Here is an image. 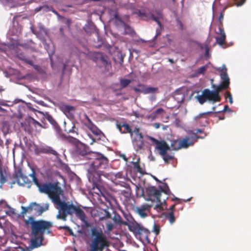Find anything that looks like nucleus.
<instances>
[{
  "mask_svg": "<svg viewBox=\"0 0 251 251\" xmlns=\"http://www.w3.org/2000/svg\"><path fill=\"white\" fill-rule=\"evenodd\" d=\"M29 176L32 177L33 182L38 187L40 192L47 194L52 202L57 205L58 214L56 215V218L57 219L66 221L68 215H73L75 213L81 221H86L85 213L80 207L72 203L69 204L68 202L61 201L60 196L63 195V191L57 184L50 182L40 183L34 171H33Z\"/></svg>",
  "mask_w": 251,
  "mask_h": 251,
  "instance_id": "f257e3e1",
  "label": "nucleus"
},
{
  "mask_svg": "<svg viewBox=\"0 0 251 251\" xmlns=\"http://www.w3.org/2000/svg\"><path fill=\"white\" fill-rule=\"evenodd\" d=\"M89 160H92L90 167L88 169L87 176L90 182L93 183V188L97 189L99 191L103 187L100 176L102 175L101 170L105 169L109 162L107 158L101 153H91Z\"/></svg>",
  "mask_w": 251,
  "mask_h": 251,
  "instance_id": "f03ea898",
  "label": "nucleus"
},
{
  "mask_svg": "<svg viewBox=\"0 0 251 251\" xmlns=\"http://www.w3.org/2000/svg\"><path fill=\"white\" fill-rule=\"evenodd\" d=\"M24 221L26 226H31V233L34 237L30 240L31 247L33 248L40 247L44 239V234L46 232L48 234L50 233V228L53 226L52 223L43 220L35 221L32 216Z\"/></svg>",
  "mask_w": 251,
  "mask_h": 251,
  "instance_id": "7ed1b4c3",
  "label": "nucleus"
},
{
  "mask_svg": "<svg viewBox=\"0 0 251 251\" xmlns=\"http://www.w3.org/2000/svg\"><path fill=\"white\" fill-rule=\"evenodd\" d=\"M92 238L90 244V251H103L109 246V242L101 229L94 227L91 229Z\"/></svg>",
  "mask_w": 251,
  "mask_h": 251,
  "instance_id": "20e7f679",
  "label": "nucleus"
},
{
  "mask_svg": "<svg viewBox=\"0 0 251 251\" xmlns=\"http://www.w3.org/2000/svg\"><path fill=\"white\" fill-rule=\"evenodd\" d=\"M148 138L156 145L155 148L159 151V154L166 164H169L170 161L174 159L173 154L167 153V151L170 150V147L165 141H158L151 136H148Z\"/></svg>",
  "mask_w": 251,
  "mask_h": 251,
  "instance_id": "39448f33",
  "label": "nucleus"
},
{
  "mask_svg": "<svg viewBox=\"0 0 251 251\" xmlns=\"http://www.w3.org/2000/svg\"><path fill=\"white\" fill-rule=\"evenodd\" d=\"M217 71L220 72V75L222 80V82L218 86L214 87V92L218 96H220L219 92L223 90H226L229 87V79L227 74V69L225 65L217 69Z\"/></svg>",
  "mask_w": 251,
  "mask_h": 251,
  "instance_id": "423d86ee",
  "label": "nucleus"
},
{
  "mask_svg": "<svg viewBox=\"0 0 251 251\" xmlns=\"http://www.w3.org/2000/svg\"><path fill=\"white\" fill-rule=\"evenodd\" d=\"M197 100L201 104H203L206 100L212 101L213 103L221 100L220 96H218L214 91L205 89L202 92V95L196 97Z\"/></svg>",
  "mask_w": 251,
  "mask_h": 251,
  "instance_id": "0eeeda50",
  "label": "nucleus"
},
{
  "mask_svg": "<svg viewBox=\"0 0 251 251\" xmlns=\"http://www.w3.org/2000/svg\"><path fill=\"white\" fill-rule=\"evenodd\" d=\"M130 138L134 148L141 150L144 146V135L139 127H135L131 133Z\"/></svg>",
  "mask_w": 251,
  "mask_h": 251,
  "instance_id": "6e6552de",
  "label": "nucleus"
},
{
  "mask_svg": "<svg viewBox=\"0 0 251 251\" xmlns=\"http://www.w3.org/2000/svg\"><path fill=\"white\" fill-rule=\"evenodd\" d=\"M130 230H132L130 228ZM132 231L135 233L136 236H139L140 240L142 242H146L147 243L150 242V239L149 238V235L151 234L150 231L147 228H144L143 226H141L139 225L133 227Z\"/></svg>",
  "mask_w": 251,
  "mask_h": 251,
  "instance_id": "1a4fd4ad",
  "label": "nucleus"
},
{
  "mask_svg": "<svg viewBox=\"0 0 251 251\" xmlns=\"http://www.w3.org/2000/svg\"><path fill=\"white\" fill-rule=\"evenodd\" d=\"M94 152L89 151V149L84 144H79L76 146L75 154L82 159H88L91 158L89 155Z\"/></svg>",
  "mask_w": 251,
  "mask_h": 251,
  "instance_id": "9d476101",
  "label": "nucleus"
},
{
  "mask_svg": "<svg viewBox=\"0 0 251 251\" xmlns=\"http://www.w3.org/2000/svg\"><path fill=\"white\" fill-rule=\"evenodd\" d=\"M207 135L204 134V136H193L191 137L186 136L184 138L179 140L181 148H187L190 146H193L198 139H204Z\"/></svg>",
  "mask_w": 251,
  "mask_h": 251,
  "instance_id": "9b49d317",
  "label": "nucleus"
},
{
  "mask_svg": "<svg viewBox=\"0 0 251 251\" xmlns=\"http://www.w3.org/2000/svg\"><path fill=\"white\" fill-rule=\"evenodd\" d=\"M213 113V111H208L200 113L194 118V121L200 126H205L208 124V117Z\"/></svg>",
  "mask_w": 251,
  "mask_h": 251,
  "instance_id": "f8f14e48",
  "label": "nucleus"
},
{
  "mask_svg": "<svg viewBox=\"0 0 251 251\" xmlns=\"http://www.w3.org/2000/svg\"><path fill=\"white\" fill-rule=\"evenodd\" d=\"M133 89L136 93H141L144 94H152L158 91L157 87H148L141 83L138 84L137 87H133Z\"/></svg>",
  "mask_w": 251,
  "mask_h": 251,
  "instance_id": "ddd939ff",
  "label": "nucleus"
},
{
  "mask_svg": "<svg viewBox=\"0 0 251 251\" xmlns=\"http://www.w3.org/2000/svg\"><path fill=\"white\" fill-rule=\"evenodd\" d=\"M15 178L16 179L17 183L20 186L27 185L29 186L31 184L30 180L27 176L24 175L21 170L18 171Z\"/></svg>",
  "mask_w": 251,
  "mask_h": 251,
  "instance_id": "4468645a",
  "label": "nucleus"
},
{
  "mask_svg": "<svg viewBox=\"0 0 251 251\" xmlns=\"http://www.w3.org/2000/svg\"><path fill=\"white\" fill-rule=\"evenodd\" d=\"M151 205L147 203H144L140 206L137 207L135 209V211L142 218H145L148 215V212L150 211Z\"/></svg>",
  "mask_w": 251,
  "mask_h": 251,
  "instance_id": "2eb2a0df",
  "label": "nucleus"
},
{
  "mask_svg": "<svg viewBox=\"0 0 251 251\" xmlns=\"http://www.w3.org/2000/svg\"><path fill=\"white\" fill-rule=\"evenodd\" d=\"M86 118L88 122V124L87 125V127L95 135L98 137V139H100L101 137L103 135V133L93 123L92 121L88 116H86Z\"/></svg>",
  "mask_w": 251,
  "mask_h": 251,
  "instance_id": "dca6fc26",
  "label": "nucleus"
},
{
  "mask_svg": "<svg viewBox=\"0 0 251 251\" xmlns=\"http://www.w3.org/2000/svg\"><path fill=\"white\" fill-rule=\"evenodd\" d=\"M147 192L148 195L151 197H153L156 199L158 202H160L161 196V191L157 189L155 186H151L147 188Z\"/></svg>",
  "mask_w": 251,
  "mask_h": 251,
  "instance_id": "f3484780",
  "label": "nucleus"
},
{
  "mask_svg": "<svg viewBox=\"0 0 251 251\" xmlns=\"http://www.w3.org/2000/svg\"><path fill=\"white\" fill-rule=\"evenodd\" d=\"M116 127L122 134L129 133L132 132L131 126L126 122H120L116 124Z\"/></svg>",
  "mask_w": 251,
  "mask_h": 251,
  "instance_id": "a211bd4d",
  "label": "nucleus"
},
{
  "mask_svg": "<svg viewBox=\"0 0 251 251\" xmlns=\"http://www.w3.org/2000/svg\"><path fill=\"white\" fill-rule=\"evenodd\" d=\"M93 59L95 62H101L104 66H106L108 63L106 56L100 52H95Z\"/></svg>",
  "mask_w": 251,
  "mask_h": 251,
  "instance_id": "6ab92c4d",
  "label": "nucleus"
},
{
  "mask_svg": "<svg viewBox=\"0 0 251 251\" xmlns=\"http://www.w3.org/2000/svg\"><path fill=\"white\" fill-rule=\"evenodd\" d=\"M61 110L67 117H71L73 116L75 108L71 105H64L61 107Z\"/></svg>",
  "mask_w": 251,
  "mask_h": 251,
  "instance_id": "aec40b11",
  "label": "nucleus"
},
{
  "mask_svg": "<svg viewBox=\"0 0 251 251\" xmlns=\"http://www.w3.org/2000/svg\"><path fill=\"white\" fill-rule=\"evenodd\" d=\"M40 152L43 153L50 154L57 156L58 154L56 151L53 150L51 147L46 146L41 148L40 149Z\"/></svg>",
  "mask_w": 251,
  "mask_h": 251,
  "instance_id": "412c9836",
  "label": "nucleus"
},
{
  "mask_svg": "<svg viewBox=\"0 0 251 251\" xmlns=\"http://www.w3.org/2000/svg\"><path fill=\"white\" fill-rule=\"evenodd\" d=\"M137 14L141 19L148 21L150 20L151 13H147L145 10H139Z\"/></svg>",
  "mask_w": 251,
  "mask_h": 251,
  "instance_id": "4be33fe9",
  "label": "nucleus"
},
{
  "mask_svg": "<svg viewBox=\"0 0 251 251\" xmlns=\"http://www.w3.org/2000/svg\"><path fill=\"white\" fill-rule=\"evenodd\" d=\"M163 18L162 14L160 12H158L157 13V16H155L153 14H151V16L150 19L152 20L155 21L159 27H161V23L160 21V20Z\"/></svg>",
  "mask_w": 251,
  "mask_h": 251,
  "instance_id": "5701e85b",
  "label": "nucleus"
},
{
  "mask_svg": "<svg viewBox=\"0 0 251 251\" xmlns=\"http://www.w3.org/2000/svg\"><path fill=\"white\" fill-rule=\"evenodd\" d=\"M35 205H37L39 207L38 210L37 216H41L44 212L48 210L49 208V203H46L44 206H41L40 204H35Z\"/></svg>",
  "mask_w": 251,
  "mask_h": 251,
  "instance_id": "b1692460",
  "label": "nucleus"
},
{
  "mask_svg": "<svg viewBox=\"0 0 251 251\" xmlns=\"http://www.w3.org/2000/svg\"><path fill=\"white\" fill-rule=\"evenodd\" d=\"M171 147L173 150H178L181 149L180 142V140H174L171 141Z\"/></svg>",
  "mask_w": 251,
  "mask_h": 251,
  "instance_id": "393cba45",
  "label": "nucleus"
},
{
  "mask_svg": "<svg viewBox=\"0 0 251 251\" xmlns=\"http://www.w3.org/2000/svg\"><path fill=\"white\" fill-rule=\"evenodd\" d=\"M6 173L5 170H2L0 167V183L3 185L6 181Z\"/></svg>",
  "mask_w": 251,
  "mask_h": 251,
  "instance_id": "a878e982",
  "label": "nucleus"
},
{
  "mask_svg": "<svg viewBox=\"0 0 251 251\" xmlns=\"http://www.w3.org/2000/svg\"><path fill=\"white\" fill-rule=\"evenodd\" d=\"M125 31L124 32V35H130L133 36L135 34V32L133 29L128 25L124 24Z\"/></svg>",
  "mask_w": 251,
  "mask_h": 251,
  "instance_id": "bb28decb",
  "label": "nucleus"
},
{
  "mask_svg": "<svg viewBox=\"0 0 251 251\" xmlns=\"http://www.w3.org/2000/svg\"><path fill=\"white\" fill-rule=\"evenodd\" d=\"M131 80L128 79L121 78L120 80V84L121 89L126 87L130 83Z\"/></svg>",
  "mask_w": 251,
  "mask_h": 251,
  "instance_id": "cd10ccee",
  "label": "nucleus"
},
{
  "mask_svg": "<svg viewBox=\"0 0 251 251\" xmlns=\"http://www.w3.org/2000/svg\"><path fill=\"white\" fill-rule=\"evenodd\" d=\"M52 6H49L48 5H44L43 6L37 7L35 9V11L36 12H39L40 11L42 10L43 12H47L48 11H51V9H52Z\"/></svg>",
  "mask_w": 251,
  "mask_h": 251,
  "instance_id": "c85d7f7f",
  "label": "nucleus"
},
{
  "mask_svg": "<svg viewBox=\"0 0 251 251\" xmlns=\"http://www.w3.org/2000/svg\"><path fill=\"white\" fill-rule=\"evenodd\" d=\"M29 124V120H25V122L21 123V126L24 128V130L28 133H30L31 132V129Z\"/></svg>",
  "mask_w": 251,
  "mask_h": 251,
  "instance_id": "c756f323",
  "label": "nucleus"
},
{
  "mask_svg": "<svg viewBox=\"0 0 251 251\" xmlns=\"http://www.w3.org/2000/svg\"><path fill=\"white\" fill-rule=\"evenodd\" d=\"M216 43L220 46H223L226 44V35H222L220 37H215Z\"/></svg>",
  "mask_w": 251,
  "mask_h": 251,
  "instance_id": "7c9ffc66",
  "label": "nucleus"
},
{
  "mask_svg": "<svg viewBox=\"0 0 251 251\" xmlns=\"http://www.w3.org/2000/svg\"><path fill=\"white\" fill-rule=\"evenodd\" d=\"M174 98L179 103L183 102L185 100V97L182 94H176L175 95Z\"/></svg>",
  "mask_w": 251,
  "mask_h": 251,
  "instance_id": "2f4dec72",
  "label": "nucleus"
},
{
  "mask_svg": "<svg viewBox=\"0 0 251 251\" xmlns=\"http://www.w3.org/2000/svg\"><path fill=\"white\" fill-rule=\"evenodd\" d=\"M159 187L161 189V192H163L166 194H168L169 193L170 189L166 183H164L163 186H160Z\"/></svg>",
  "mask_w": 251,
  "mask_h": 251,
  "instance_id": "473e14b6",
  "label": "nucleus"
},
{
  "mask_svg": "<svg viewBox=\"0 0 251 251\" xmlns=\"http://www.w3.org/2000/svg\"><path fill=\"white\" fill-rule=\"evenodd\" d=\"M166 218L169 221L171 224H173L175 221V218L174 214L173 211H171L166 216Z\"/></svg>",
  "mask_w": 251,
  "mask_h": 251,
  "instance_id": "72a5a7b5",
  "label": "nucleus"
},
{
  "mask_svg": "<svg viewBox=\"0 0 251 251\" xmlns=\"http://www.w3.org/2000/svg\"><path fill=\"white\" fill-rule=\"evenodd\" d=\"M103 211L104 213V215L103 216L100 217V221H103L111 218V214L107 210H104Z\"/></svg>",
  "mask_w": 251,
  "mask_h": 251,
  "instance_id": "f704fd0d",
  "label": "nucleus"
},
{
  "mask_svg": "<svg viewBox=\"0 0 251 251\" xmlns=\"http://www.w3.org/2000/svg\"><path fill=\"white\" fill-rule=\"evenodd\" d=\"M35 204H38V203L36 202H32L30 204V207L31 208V211L32 212L33 210H34L35 211V215H37L38 214V206L37 205H35Z\"/></svg>",
  "mask_w": 251,
  "mask_h": 251,
  "instance_id": "c9c22d12",
  "label": "nucleus"
},
{
  "mask_svg": "<svg viewBox=\"0 0 251 251\" xmlns=\"http://www.w3.org/2000/svg\"><path fill=\"white\" fill-rule=\"evenodd\" d=\"M189 133L193 134L194 136H198L197 134L198 133H202L203 134V136H204V134L206 135V134L204 133L203 130L201 129H197L196 132H194L193 130H190Z\"/></svg>",
  "mask_w": 251,
  "mask_h": 251,
  "instance_id": "e433bc0d",
  "label": "nucleus"
},
{
  "mask_svg": "<svg viewBox=\"0 0 251 251\" xmlns=\"http://www.w3.org/2000/svg\"><path fill=\"white\" fill-rule=\"evenodd\" d=\"M31 208L30 207V205H29L28 207H22V211L21 212V214L22 215H25V214L26 213H29L30 214L31 213Z\"/></svg>",
  "mask_w": 251,
  "mask_h": 251,
  "instance_id": "4c0bfd02",
  "label": "nucleus"
},
{
  "mask_svg": "<svg viewBox=\"0 0 251 251\" xmlns=\"http://www.w3.org/2000/svg\"><path fill=\"white\" fill-rule=\"evenodd\" d=\"M216 33L219 35L220 36H222L223 35H226V33H225L224 29L223 27V25H222V24L219 25V31L216 32Z\"/></svg>",
  "mask_w": 251,
  "mask_h": 251,
  "instance_id": "58836bf2",
  "label": "nucleus"
},
{
  "mask_svg": "<svg viewBox=\"0 0 251 251\" xmlns=\"http://www.w3.org/2000/svg\"><path fill=\"white\" fill-rule=\"evenodd\" d=\"M136 191L137 195H140L142 196L144 194V190L140 186H136Z\"/></svg>",
  "mask_w": 251,
  "mask_h": 251,
  "instance_id": "ea45409f",
  "label": "nucleus"
},
{
  "mask_svg": "<svg viewBox=\"0 0 251 251\" xmlns=\"http://www.w3.org/2000/svg\"><path fill=\"white\" fill-rule=\"evenodd\" d=\"M59 229H64L65 230L69 232L70 234L71 235H74L73 231L72 229L68 226H60L59 227Z\"/></svg>",
  "mask_w": 251,
  "mask_h": 251,
  "instance_id": "a19ab883",
  "label": "nucleus"
},
{
  "mask_svg": "<svg viewBox=\"0 0 251 251\" xmlns=\"http://www.w3.org/2000/svg\"><path fill=\"white\" fill-rule=\"evenodd\" d=\"M206 69H207V67L205 66H202L201 67H200V68H199L197 70V74H203L206 70Z\"/></svg>",
  "mask_w": 251,
  "mask_h": 251,
  "instance_id": "79ce46f5",
  "label": "nucleus"
},
{
  "mask_svg": "<svg viewBox=\"0 0 251 251\" xmlns=\"http://www.w3.org/2000/svg\"><path fill=\"white\" fill-rule=\"evenodd\" d=\"M159 203L156 205L154 207V209H155L157 211L160 212L162 210H163L164 208L162 205L161 201L160 202H159Z\"/></svg>",
  "mask_w": 251,
  "mask_h": 251,
  "instance_id": "37998d69",
  "label": "nucleus"
},
{
  "mask_svg": "<svg viewBox=\"0 0 251 251\" xmlns=\"http://www.w3.org/2000/svg\"><path fill=\"white\" fill-rule=\"evenodd\" d=\"M226 98L228 99L229 102L230 103V104H232L233 100H232V95H231V93L228 91H226Z\"/></svg>",
  "mask_w": 251,
  "mask_h": 251,
  "instance_id": "c03bdc74",
  "label": "nucleus"
},
{
  "mask_svg": "<svg viewBox=\"0 0 251 251\" xmlns=\"http://www.w3.org/2000/svg\"><path fill=\"white\" fill-rule=\"evenodd\" d=\"M118 218H118V219L116 218V217H115L113 218V220H114L115 222H117V223H119V224H123V225H127V223H126V222H123V221H122L121 220V217H120L119 215H118Z\"/></svg>",
  "mask_w": 251,
  "mask_h": 251,
  "instance_id": "a18cd8bd",
  "label": "nucleus"
},
{
  "mask_svg": "<svg viewBox=\"0 0 251 251\" xmlns=\"http://www.w3.org/2000/svg\"><path fill=\"white\" fill-rule=\"evenodd\" d=\"M164 112H165V111L162 108H159L153 112V114L155 115H157L158 114H161Z\"/></svg>",
  "mask_w": 251,
  "mask_h": 251,
  "instance_id": "49530a36",
  "label": "nucleus"
},
{
  "mask_svg": "<svg viewBox=\"0 0 251 251\" xmlns=\"http://www.w3.org/2000/svg\"><path fill=\"white\" fill-rule=\"evenodd\" d=\"M230 108H229V107L228 106V105H226L224 106V108L223 109V110L222 111H218V112H215V113H220L221 112H226V111H230Z\"/></svg>",
  "mask_w": 251,
  "mask_h": 251,
  "instance_id": "de8ad7c7",
  "label": "nucleus"
},
{
  "mask_svg": "<svg viewBox=\"0 0 251 251\" xmlns=\"http://www.w3.org/2000/svg\"><path fill=\"white\" fill-rule=\"evenodd\" d=\"M106 227L108 231H111L113 228V225L112 223H109L106 224Z\"/></svg>",
  "mask_w": 251,
  "mask_h": 251,
  "instance_id": "09e8293b",
  "label": "nucleus"
},
{
  "mask_svg": "<svg viewBox=\"0 0 251 251\" xmlns=\"http://www.w3.org/2000/svg\"><path fill=\"white\" fill-rule=\"evenodd\" d=\"M223 19H224V13H223V12H221L219 16V21L220 22V25H221V24L222 25V22L223 21Z\"/></svg>",
  "mask_w": 251,
  "mask_h": 251,
  "instance_id": "8fccbe9b",
  "label": "nucleus"
},
{
  "mask_svg": "<svg viewBox=\"0 0 251 251\" xmlns=\"http://www.w3.org/2000/svg\"><path fill=\"white\" fill-rule=\"evenodd\" d=\"M205 57H208L209 56V47H208V45H205Z\"/></svg>",
  "mask_w": 251,
  "mask_h": 251,
  "instance_id": "3c124183",
  "label": "nucleus"
},
{
  "mask_svg": "<svg viewBox=\"0 0 251 251\" xmlns=\"http://www.w3.org/2000/svg\"><path fill=\"white\" fill-rule=\"evenodd\" d=\"M32 122V123L34 125V126H36V125H38L39 126H41V124L39 123L38 122H37V121H36L35 120H34V119L32 118L31 119V120Z\"/></svg>",
  "mask_w": 251,
  "mask_h": 251,
  "instance_id": "603ef678",
  "label": "nucleus"
},
{
  "mask_svg": "<svg viewBox=\"0 0 251 251\" xmlns=\"http://www.w3.org/2000/svg\"><path fill=\"white\" fill-rule=\"evenodd\" d=\"M177 22L179 25V29L181 30H183V29H184L183 25V24L181 23V22L180 20H177Z\"/></svg>",
  "mask_w": 251,
  "mask_h": 251,
  "instance_id": "864d4df0",
  "label": "nucleus"
},
{
  "mask_svg": "<svg viewBox=\"0 0 251 251\" xmlns=\"http://www.w3.org/2000/svg\"><path fill=\"white\" fill-rule=\"evenodd\" d=\"M75 126L73 125L72 128L68 130V133H74L75 132Z\"/></svg>",
  "mask_w": 251,
  "mask_h": 251,
  "instance_id": "5fc2aeb1",
  "label": "nucleus"
},
{
  "mask_svg": "<svg viewBox=\"0 0 251 251\" xmlns=\"http://www.w3.org/2000/svg\"><path fill=\"white\" fill-rule=\"evenodd\" d=\"M246 0H240V1L236 3L237 6H240L243 5L245 2Z\"/></svg>",
  "mask_w": 251,
  "mask_h": 251,
  "instance_id": "6e6d98bb",
  "label": "nucleus"
},
{
  "mask_svg": "<svg viewBox=\"0 0 251 251\" xmlns=\"http://www.w3.org/2000/svg\"><path fill=\"white\" fill-rule=\"evenodd\" d=\"M102 197H103V198L105 199V200L106 201H107V202H108L109 203L110 202V197L109 196H105V195H103Z\"/></svg>",
  "mask_w": 251,
  "mask_h": 251,
  "instance_id": "4d7b16f0",
  "label": "nucleus"
},
{
  "mask_svg": "<svg viewBox=\"0 0 251 251\" xmlns=\"http://www.w3.org/2000/svg\"><path fill=\"white\" fill-rule=\"evenodd\" d=\"M134 167L137 169L138 172H141V169L140 166L139 165V164L136 163L134 165Z\"/></svg>",
  "mask_w": 251,
  "mask_h": 251,
  "instance_id": "13d9d810",
  "label": "nucleus"
},
{
  "mask_svg": "<svg viewBox=\"0 0 251 251\" xmlns=\"http://www.w3.org/2000/svg\"><path fill=\"white\" fill-rule=\"evenodd\" d=\"M51 11H52L53 13H54L55 15L59 16V13L53 9V7H52V9H51Z\"/></svg>",
  "mask_w": 251,
  "mask_h": 251,
  "instance_id": "bf43d9fd",
  "label": "nucleus"
},
{
  "mask_svg": "<svg viewBox=\"0 0 251 251\" xmlns=\"http://www.w3.org/2000/svg\"><path fill=\"white\" fill-rule=\"evenodd\" d=\"M154 126L156 128H158L160 127V124L159 123H155L154 124Z\"/></svg>",
  "mask_w": 251,
  "mask_h": 251,
  "instance_id": "052dcab7",
  "label": "nucleus"
},
{
  "mask_svg": "<svg viewBox=\"0 0 251 251\" xmlns=\"http://www.w3.org/2000/svg\"><path fill=\"white\" fill-rule=\"evenodd\" d=\"M121 156L126 161H127V158L126 157V156L125 155V154H122L121 155Z\"/></svg>",
  "mask_w": 251,
  "mask_h": 251,
  "instance_id": "680f3d73",
  "label": "nucleus"
},
{
  "mask_svg": "<svg viewBox=\"0 0 251 251\" xmlns=\"http://www.w3.org/2000/svg\"><path fill=\"white\" fill-rule=\"evenodd\" d=\"M88 28H89V26H86L84 27V30H85V32H86L87 33L90 32V31L88 30Z\"/></svg>",
  "mask_w": 251,
  "mask_h": 251,
  "instance_id": "e2e57ef3",
  "label": "nucleus"
},
{
  "mask_svg": "<svg viewBox=\"0 0 251 251\" xmlns=\"http://www.w3.org/2000/svg\"><path fill=\"white\" fill-rule=\"evenodd\" d=\"M160 34V31H159L158 30H156V35L154 36V39H156L157 38V37Z\"/></svg>",
  "mask_w": 251,
  "mask_h": 251,
  "instance_id": "0e129e2a",
  "label": "nucleus"
},
{
  "mask_svg": "<svg viewBox=\"0 0 251 251\" xmlns=\"http://www.w3.org/2000/svg\"><path fill=\"white\" fill-rule=\"evenodd\" d=\"M175 207V204H173L170 206L169 209L171 210V211H173V210H174Z\"/></svg>",
  "mask_w": 251,
  "mask_h": 251,
  "instance_id": "69168bd1",
  "label": "nucleus"
},
{
  "mask_svg": "<svg viewBox=\"0 0 251 251\" xmlns=\"http://www.w3.org/2000/svg\"><path fill=\"white\" fill-rule=\"evenodd\" d=\"M59 31H60V33L62 34V35H63V28L62 27H60V29H59Z\"/></svg>",
  "mask_w": 251,
  "mask_h": 251,
  "instance_id": "338daca9",
  "label": "nucleus"
},
{
  "mask_svg": "<svg viewBox=\"0 0 251 251\" xmlns=\"http://www.w3.org/2000/svg\"><path fill=\"white\" fill-rule=\"evenodd\" d=\"M0 111H1V112H5L6 110L4 108H2V107H1L0 106Z\"/></svg>",
  "mask_w": 251,
  "mask_h": 251,
  "instance_id": "774afa93",
  "label": "nucleus"
}]
</instances>
